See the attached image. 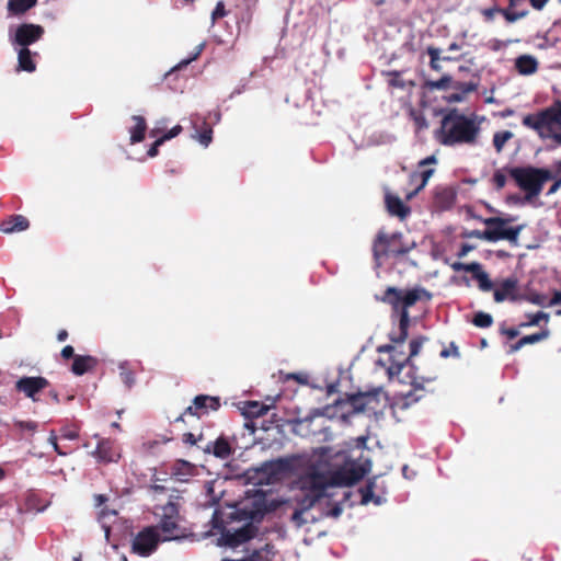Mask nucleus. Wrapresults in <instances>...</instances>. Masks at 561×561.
Wrapping results in <instances>:
<instances>
[{
    "label": "nucleus",
    "mask_w": 561,
    "mask_h": 561,
    "mask_svg": "<svg viewBox=\"0 0 561 561\" xmlns=\"http://www.w3.org/2000/svg\"><path fill=\"white\" fill-rule=\"evenodd\" d=\"M450 81H451L450 77L445 76V77L440 78L439 80L428 81L427 87L432 90H445L448 88Z\"/></svg>",
    "instance_id": "58836bf2"
},
{
    "label": "nucleus",
    "mask_w": 561,
    "mask_h": 561,
    "mask_svg": "<svg viewBox=\"0 0 561 561\" xmlns=\"http://www.w3.org/2000/svg\"><path fill=\"white\" fill-rule=\"evenodd\" d=\"M287 462L282 459L263 463L261 470L270 476L266 483H272L279 479V476L287 469Z\"/></svg>",
    "instance_id": "6ab92c4d"
},
{
    "label": "nucleus",
    "mask_w": 561,
    "mask_h": 561,
    "mask_svg": "<svg viewBox=\"0 0 561 561\" xmlns=\"http://www.w3.org/2000/svg\"><path fill=\"white\" fill-rule=\"evenodd\" d=\"M505 334L510 337V339H514L518 335V331L515 330V329H508L505 331Z\"/></svg>",
    "instance_id": "4d7b16f0"
},
{
    "label": "nucleus",
    "mask_w": 561,
    "mask_h": 561,
    "mask_svg": "<svg viewBox=\"0 0 561 561\" xmlns=\"http://www.w3.org/2000/svg\"><path fill=\"white\" fill-rule=\"evenodd\" d=\"M547 316L543 312H537L536 314L531 316L528 322H526L524 325H537L539 322L545 319Z\"/></svg>",
    "instance_id": "49530a36"
},
{
    "label": "nucleus",
    "mask_w": 561,
    "mask_h": 561,
    "mask_svg": "<svg viewBox=\"0 0 561 561\" xmlns=\"http://www.w3.org/2000/svg\"><path fill=\"white\" fill-rule=\"evenodd\" d=\"M481 131L476 116H466L458 111H450L443 119L439 140L443 145H476Z\"/></svg>",
    "instance_id": "7ed1b4c3"
},
{
    "label": "nucleus",
    "mask_w": 561,
    "mask_h": 561,
    "mask_svg": "<svg viewBox=\"0 0 561 561\" xmlns=\"http://www.w3.org/2000/svg\"><path fill=\"white\" fill-rule=\"evenodd\" d=\"M423 381L424 379L420 380L415 376L411 377L410 383L413 387V390L404 394V398L400 403L402 409L409 408L411 403L416 402L421 399L422 394H417V392H421L423 390Z\"/></svg>",
    "instance_id": "5701e85b"
},
{
    "label": "nucleus",
    "mask_w": 561,
    "mask_h": 561,
    "mask_svg": "<svg viewBox=\"0 0 561 561\" xmlns=\"http://www.w3.org/2000/svg\"><path fill=\"white\" fill-rule=\"evenodd\" d=\"M385 199L387 209L391 215L404 218L410 213V208L397 195L386 192Z\"/></svg>",
    "instance_id": "a211bd4d"
},
{
    "label": "nucleus",
    "mask_w": 561,
    "mask_h": 561,
    "mask_svg": "<svg viewBox=\"0 0 561 561\" xmlns=\"http://www.w3.org/2000/svg\"><path fill=\"white\" fill-rule=\"evenodd\" d=\"M48 442L51 444L53 448L55 449L56 453H58V455H60V456L66 455V453H64L59 449V446L57 444V437L54 433L50 434Z\"/></svg>",
    "instance_id": "3c124183"
},
{
    "label": "nucleus",
    "mask_w": 561,
    "mask_h": 561,
    "mask_svg": "<svg viewBox=\"0 0 561 561\" xmlns=\"http://www.w3.org/2000/svg\"><path fill=\"white\" fill-rule=\"evenodd\" d=\"M420 296L416 290L400 291L393 287H389L386 290L383 301L391 304L394 309L402 306V312L400 318V333L397 337L392 336L391 340L394 343H403L408 337L409 327V313L408 308L413 306Z\"/></svg>",
    "instance_id": "423d86ee"
},
{
    "label": "nucleus",
    "mask_w": 561,
    "mask_h": 561,
    "mask_svg": "<svg viewBox=\"0 0 561 561\" xmlns=\"http://www.w3.org/2000/svg\"><path fill=\"white\" fill-rule=\"evenodd\" d=\"M61 356H62L64 358H70V357H72V356H73V347H72V346H70V345L65 346V347L62 348V351H61Z\"/></svg>",
    "instance_id": "603ef678"
},
{
    "label": "nucleus",
    "mask_w": 561,
    "mask_h": 561,
    "mask_svg": "<svg viewBox=\"0 0 561 561\" xmlns=\"http://www.w3.org/2000/svg\"><path fill=\"white\" fill-rule=\"evenodd\" d=\"M548 0H530L533 8L541 10Z\"/></svg>",
    "instance_id": "864d4df0"
},
{
    "label": "nucleus",
    "mask_w": 561,
    "mask_h": 561,
    "mask_svg": "<svg viewBox=\"0 0 561 561\" xmlns=\"http://www.w3.org/2000/svg\"><path fill=\"white\" fill-rule=\"evenodd\" d=\"M470 249L471 248L469 245H463L459 253V256H465L470 251Z\"/></svg>",
    "instance_id": "680f3d73"
},
{
    "label": "nucleus",
    "mask_w": 561,
    "mask_h": 561,
    "mask_svg": "<svg viewBox=\"0 0 561 561\" xmlns=\"http://www.w3.org/2000/svg\"><path fill=\"white\" fill-rule=\"evenodd\" d=\"M476 279L479 283V288L482 291H489L493 288V283L489 278V275L485 272H481L479 274H476Z\"/></svg>",
    "instance_id": "e433bc0d"
},
{
    "label": "nucleus",
    "mask_w": 561,
    "mask_h": 561,
    "mask_svg": "<svg viewBox=\"0 0 561 561\" xmlns=\"http://www.w3.org/2000/svg\"><path fill=\"white\" fill-rule=\"evenodd\" d=\"M525 2V0H510V7L511 8H516L520 4H523Z\"/></svg>",
    "instance_id": "bf43d9fd"
},
{
    "label": "nucleus",
    "mask_w": 561,
    "mask_h": 561,
    "mask_svg": "<svg viewBox=\"0 0 561 561\" xmlns=\"http://www.w3.org/2000/svg\"><path fill=\"white\" fill-rule=\"evenodd\" d=\"M455 271H465L470 272L476 277V274H479L482 272L481 265L477 262L471 263H455L453 265Z\"/></svg>",
    "instance_id": "72a5a7b5"
},
{
    "label": "nucleus",
    "mask_w": 561,
    "mask_h": 561,
    "mask_svg": "<svg viewBox=\"0 0 561 561\" xmlns=\"http://www.w3.org/2000/svg\"><path fill=\"white\" fill-rule=\"evenodd\" d=\"M119 370L122 381L126 387L130 388L135 382L134 374L127 369L126 363L119 365Z\"/></svg>",
    "instance_id": "c9c22d12"
},
{
    "label": "nucleus",
    "mask_w": 561,
    "mask_h": 561,
    "mask_svg": "<svg viewBox=\"0 0 561 561\" xmlns=\"http://www.w3.org/2000/svg\"><path fill=\"white\" fill-rule=\"evenodd\" d=\"M18 425L21 430H26V431H35L37 428V424L32 421H27V422L21 421L18 423Z\"/></svg>",
    "instance_id": "09e8293b"
},
{
    "label": "nucleus",
    "mask_w": 561,
    "mask_h": 561,
    "mask_svg": "<svg viewBox=\"0 0 561 561\" xmlns=\"http://www.w3.org/2000/svg\"><path fill=\"white\" fill-rule=\"evenodd\" d=\"M546 336H547L546 332H539V333L526 335V336L522 337L516 344L511 346L512 352H516V351L520 350L524 345L537 343V342L546 339Z\"/></svg>",
    "instance_id": "7c9ffc66"
},
{
    "label": "nucleus",
    "mask_w": 561,
    "mask_h": 561,
    "mask_svg": "<svg viewBox=\"0 0 561 561\" xmlns=\"http://www.w3.org/2000/svg\"><path fill=\"white\" fill-rule=\"evenodd\" d=\"M219 399L210 396H197L193 401V405L186 409V412L193 415H198V411L204 410L207 412L208 410L216 411L219 408Z\"/></svg>",
    "instance_id": "dca6fc26"
},
{
    "label": "nucleus",
    "mask_w": 561,
    "mask_h": 561,
    "mask_svg": "<svg viewBox=\"0 0 561 561\" xmlns=\"http://www.w3.org/2000/svg\"><path fill=\"white\" fill-rule=\"evenodd\" d=\"M156 514L160 516V523L156 528L161 530L162 540H174L182 537L176 503L168 502L165 505L158 507Z\"/></svg>",
    "instance_id": "1a4fd4ad"
},
{
    "label": "nucleus",
    "mask_w": 561,
    "mask_h": 561,
    "mask_svg": "<svg viewBox=\"0 0 561 561\" xmlns=\"http://www.w3.org/2000/svg\"><path fill=\"white\" fill-rule=\"evenodd\" d=\"M515 68L517 69L518 73L523 76H529L537 71L538 61L531 55H522L516 58Z\"/></svg>",
    "instance_id": "aec40b11"
},
{
    "label": "nucleus",
    "mask_w": 561,
    "mask_h": 561,
    "mask_svg": "<svg viewBox=\"0 0 561 561\" xmlns=\"http://www.w3.org/2000/svg\"><path fill=\"white\" fill-rule=\"evenodd\" d=\"M504 13V16L505 19L508 21V22H515L524 16L527 15V11L526 10H523V11H512V10H504L503 11Z\"/></svg>",
    "instance_id": "ea45409f"
},
{
    "label": "nucleus",
    "mask_w": 561,
    "mask_h": 561,
    "mask_svg": "<svg viewBox=\"0 0 561 561\" xmlns=\"http://www.w3.org/2000/svg\"><path fill=\"white\" fill-rule=\"evenodd\" d=\"M205 451L213 453L216 457L227 459L231 455V447L225 438H218L207 444Z\"/></svg>",
    "instance_id": "4be33fe9"
},
{
    "label": "nucleus",
    "mask_w": 561,
    "mask_h": 561,
    "mask_svg": "<svg viewBox=\"0 0 561 561\" xmlns=\"http://www.w3.org/2000/svg\"><path fill=\"white\" fill-rule=\"evenodd\" d=\"M513 220V217H490L484 219V225L488 228L481 233L482 240L490 242H496L499 240L516 242L523 227H507V224Z\"/></svg>",
    "instance_id": "0eeeda50"
},
{
    "label": "nucleus",
    "mask_w": 561,
    "mask_h": 561,
    "mask_svg": "<svg viewBox=\"0 0 561 561\" xmlns=\"http://www.w3.org/2000/svg\"><path fill=\"white\" fill-rule=\"evenodd\" d=\"M47 386V379L41 376L22 377L15 383L16 390L23 392L27 398H31L33 401H36L35 394L45 389Z\"/></svg>",
    "instance_id": "f8f14e48"
},
{
    "label": "nucleus",
    "mask_w": 561,
    "mask_h": 561,
    "mask_svg": "<svg viewBox=\"0 0 561 561\" xmlns=\"http://www.w3.org/2000/svg\"><path fill=\"white\" fill-rule=\"evenodd\" d=\"M552 301H553L554 304H558L559 301H561V293H560V291H556V293H554V296H553Z\"/></svg>",
    "instance_id": "e2e57ef3"
},
{
    "label": "nucleus",
    "mask_w": 561,
    "mask_h": 561,
    "mask_svg": "<svg viewBox=\"0 0 561 561\" xmlns=\"http://www.w3.org/2000/svg\"><path fill=\"white\" fill-rule=\"evenodd\" d=\"M514 137V134L510 130L496 131L493 136V146L497 153L502 152L504 146Z\"/></svg>",
    "instance_id": "c85d7f7f"
},
{
    "label": "nucleus",
    "mask_w": 561,
    "mask_h": 561,
    "mask_svg": "<svg viewBox=\"0 0 561 561\" xmlns=\"http://www.w3.org/2000/svg\"><path fill=\"white\" fill-rule=\"evenodd\" d=\"M433 173V169H426L421 172L412 173L410 176V182L411 184H415V188L407 193L405 198L408 201L412 199L422 188H424Z\"/></svg>",
    "instance_id": "f3484780"
},
{
    "label": "nucleus",
    "mask_w": 561,
    "mask_h": 561,
    "mask_svg": "<svg viewBox=\"0 0 561 561\" xmlns=\"http://www.w3.org/2000/svg\"><path fill=\"white\" fill-rule=\"evenodd\" d=\"M423 342V337L414 339L410 342V357H414L420 353Z\"/></svg>",
    "instance_id": "79ce46f5"
},
{
    "label": "nucleus",
    "mask_w": 561,
    "mask_h": 561,
    "mask_svg": "<svg viewBox=\"0 0 561 561\" xmlns=\"http://www.w3.org/2000/svg\"><path fill=\"white\" fill-rule=\"evenodd\" d=\"M159 133H160V127H154L150 130V136L157 137Z\"/></svg>",
    "instance_id": "0e129e2a"
},
{
    "label": "nucleus",
    "mask_w": 561,
    "mask_h": 561,
    "mask_svg": "<svg viewBox=\"0 0 561 561\" xmlns=\"http://www.w3.org/2000/svg\"><path fill=\"white\" fill-rule=\"evenodd\" d=\"M181 131H182V127L180 125H176L160 138L163 139V141H167V140H170V139L176 137Z\"/></svg>",
    "instance_id": "a18cd8bd"
},
{
    "label": "nucleus",
    "mask_w": 561,
    "mask_h": 561,
    "mask_svg": "<svg viewBox=\"0 0 561 561\" xmlns=\"http://www.w3.org/2000/svg\"><path fill=\"white\" fill-rule=\"evenodd\" d=\"M510 176L525 192L524 199L530 202L542 191L543 184L552 180V172L534 167H515L508 170Z\"/></svg>",
    "instance_id": "39448f33"
},
{
    "label": "nucleus",
    "mask_w": 561,
    "mask_h": 561,
    "mask_svg": "<svg viewBox=\"0 0 561 561\" xmlns=\"http://www.w3.org/2000/svg\"><path fill=\"white\" fill-rule=\"evenodd\" d=\"M560 185H561V180L554 181V183L550 187L548 194H552V193L557 192V190L559 188Z\"/></svg>",
    "instance_id": "6e6d98bb"
},
{
    "label": "nucleus",
    "mask_w": 561,
    "mask_h": 561,
    "mask_svg": "<svg viewBox=\"0 0 561 561\" xmlns=\"http://www.w3.org/2000/svg\"><path fill=\"white\" fill-rule=\"evenodd\" d=\"M375 480H376V478H374L373 480H369L367 485L360 490V493H362V501L360 502H362V504H368L371 501H374L376 504H380L381 503L380 497H375L374 496Z\"/></svg>",
    "instance_id": "2f4dec72"
},
{
    "label": "nucleus",
    "mask_w": 561,
    "mask_h": 561,
    "mask_svg": "<svg viewBox=\"0 0 561 561\" xmlns=\"http://www.w3.org/2000/svg\"><path fill=\"white\" fill-rule=\"evenodd\" d=\"M95 365V359L91 356H76L72 364V373L81 376Z\"/></svg>",
    "instance_id": "a878e982"
},
{
    "label": "nucleus",
    "mask_w": 561,
    "mask_h": 561,
    "mask_svg": "<svg viewBox=\"0 0 561 561\" xmlns=\"http://www.w3.org/2000/svg\"><path fill=\"white\" fill-rule=\"evenodd\" d=\"M36 4V0H10L8 10L13 14H20Z\"/></svg>",
    "instance_id": "cd10ccee"
},
{
    "label": "nucleus",
    "mask_w": 561,
    "mask_h": 561,
    "mask_svg": "<svg viewBox=\"0 0 561 561\" xmlns=\"http://www.w3.org/2000/svg\"><path fill=\"white\" fill-rule=\"evenodd\" d=\"M508 170H505V169H501V170H496L492 176V182L494 184V186L496 187V190H502L505 185H506V182H507V175H510L508 173Z\"/></svg>",
    "instance_id": "473e14b6"
},
{
    "label": "nucleus",
    "mask_w": 561,
    "mask_h": 561,
    "mask_svg": "<svg viewBox=\"0 0 561 561\" xmlns=\"http://www.w3.org/2000/svg\"><path fill=\"white\" fill-rule=\"evenodd\" d=\"M472 322L476 327L489 328L492 324L493 319L491 314L480 311L476 313Z\"/></svg>",
    "instance_id": "f704fd0d"
},
{
    "label": "nucleus",
    "mask_w": 561,
    "mask_h": 561,
    "mask_svg": "<svg viewBox=\"0 0 561 561\" xmlns=\"http://www.w3.org/2000/svg\"><path fill=\"white\" fill-rule=\"evenodd\" d=\"M226 15V10H225V5L221 1H219L217 4H216V8L214 9L213 13H211V24L214 25L215 24V21L219 18H222Z\"/></svg>",
    "instance_id": "37998d69"
},
{
    "label": "nucleus",
    "mask_w": 561,
    "mask_h": 561,
    "mask_svg": "<svg viewBox=\"0 0 561 561\" xmlns=\"http://www.w3.org/2000/svg\"><path fill=\"white\" fill-rule=\"evenodd\" d=\"M435 161H436L435 157H434V156H431V157H427L426 159L422 160V161L420 162V165H421V167H423V165H425V164H427V163H433V162H435Z\"/></svg>",
    "instance_id": "13d9d810"
},
{
    "label": "nucleus",
    "mask_w": 561,
    "mask_h": 561,
    "mask_svg": "<svg viewBox=\"0 0 561 561\" xmlns=\"http://www.w3.org/2000/svg\"><path fill=\"white\" fill-rule=\"evenodd\" d=\"M481 233H482V231H473V232H472V236H473V237H477V238H479V239H482Z\"/></svg>",
    "instance_id": "774afa93"
},
{
    "label": "nucleus",
    "mask_w": 561,
    "mask_h": 561,
    "mask_svg": "<svg viewBox=\"0 0 561 561\" xmlns=\"http://www.w3.org/2000/svg\"><path fill=\"white\" fill-rule=\"evenodd\" d=\"M163 139L161 138H158L153 145L151 146V148L148 150V156L153 158L158 154V148L163 144Z\"/></svg>",
    "instance_id": "de8ad7c7"
},
{
    "label": "nucleus",
    "mask_w": 561,
    "mask_h": 561,
    "mask_svg": "<svg viewBox=\"0 0 561 561\" xmlns=\"http://www.w3.org/2000/svg\"><path fill=\"white\" fill-rule=\"evenodd\" d=\"M160 540L159 533L154 527H148L140 531L133 541V551L141 557L151 554Z\"/></svg>",
    "instance_id": "9d476101"
},
{
    "label": "nucleus",
    "mask_w": 561,
    "mask_h": 561,
    "mask_svg": "<svg viewBox=\"0 0 561 561\" xmlns=\"http://www.w3.org/2000/svg\"><path fill=\"white\" fill-rule=\"evenodd\" d=\"M427 53L431 57V66L433 69L435 70H438L439 69V54H440V50L438 48H435V47H428L427 49Z\"/></svg>",
    "instance_id": "a19ab883"
},
{
    "label": "nucleus",
    "mask_w": 561,
    "mask_h": 561,
    "mask_svg": "<svg viewBox=\"0 0 561 561\" xmlns=\"http://www.w3.org/2000/svg\"><path fill=\"white\" fill-rule=\"evenodd\" d=\"M67 336H68L67 331L62 330V331H60V332L58 333L57 339H58V341L62 342V341H65V340L67 339Z\"/></svg>",
    "instance_id": "052dcab7"
},
{
    "label": "nucleus",
    "mask_w": 561,
    "mask_h": 561,
    "mask_svg": "<svg viewBox=\"0 0 561 561\" xmlns=\"http://www.w3.org/2000/svg\"><path fill=\"white\" fill-rule=\"evenodd\" d=\"M211 129L208 128L206 130H204L203 133H201L198 136H197V139L198 141L201 142V145H203L204 147H207L210 141H211Z\"/></svg>",
    "instance_id": "c03bdc74"
},
{
    "label": "nucleus",
    "mask_w": 561,
    "mask_h": 561,
    "mask_svg": "<svg viewBox=\"0 0 561 561\" xmlns=\"http://www.w3.org/2000/svg\"><path fill=\"white\" fill-rule=\"evenodd\" d=\"M274 552L270 546H265L263 549H260L253 552L247 560H227L222 561H272Z\"/></svg>",
    "instance_id": "c756f323"
},
{
    "label": "nucleus",
    "mask_w": 561,
    "mask_h": 561,
    "mask_svg": "<svg viewBox=\"0 0 561 561\" xmlns=\"http://www.w3.org/2000/svg\"><path fill=\"white\" fill-rule=\"evenodd\" d=\"M252 514L233 508L228 514H215L211 541L218 547L236 548L253 536Z\"/></svg>",
    "instance_id": "f03ea898"
},
{
    "label": "nucleus",
    "mask_w": 561,
    "mask_h": 561,
    "mask_svg": "<svg viewBox=\"0 0 561 561\" xmlns=\"http://www.w3.org/2000/svg\"><path fill=\"white\" fill-rule=\"evenodd\" d=\"M341 514V508L340 507H334L332 511H331V515L332 516H339Z\"/></svg>",
    "instance_id": "69168bd1"
},
{
    "label": "nucleus",
    "mask_w": 561,
    "mask_h": 561,
    "mask_svg": "<svg viewBox=\"0 0 561 561\" xmlns=\"http://www.w3.org/2000/svg\"><path fill=\"white\" fill-rule=\"evenodd\" d=\"M401 233H393L391 236H386L385 233H379L377 240L374 243V257L377 265L381 264V259L385 256H399L409 253L414 247L415 243L412 242L410 244H399V240L401 239Z\"/></svg>",
    "instance_id": "6e6552de"
},
{
    "label": "nucleus",
    "mask_w": 561,
    "mask_h": 561,
    "mask_svg": "<svg viewBox=\"0 0 561 561\" xmlns=\"http://www.w3.org/2000/svg\"><path fill=\"white\" fill-rule=\"evenodd\" d=\"M43 34L44 28L41 25L25 23L16 27L12 43L22 48H27L28 45L38 41Z\"/></svg>",
    "instance_id": "9b49d317"
},
{
    "label": "nucleus",
    "mask_w": 561,
    "mask_h": 561,
    "mask_svg": "<svg viewBox=\"0 0 561 561\" xmlns=\"http://www.w3.org/2000/svg\"><path fill=\"white\" fill-rule=\"evenodd\" d=\"M366 443V436H358L350 439L345 449L334 454L330 447H320L291 460L290 467L297 472L293 483L296 506L290 517L295 527L316 522L309 511L327 495L329 488L352 485L370 471L371 460L365 456Z\"/></svg>",
    "instance_id": "f257e3e1"
},
{
    "label": "nucleus",
    "mask_w": 561,
    "mask_h": 561,
    "mask_svg": "<svg viewBox=\"0 0 561 561\" xmlns=\"http://www.w3.org/2000/svg\"><path fill=\"white\" fill-rule=\"evenodd\" d=\"M450 355H454V356H459V352H458V348L457 346H455L454 344H451V351L450 350H443L440 352V356L444 357V358H447L449 357Z\"/></svg>",
    "instance_id": "8fccbe9b"
},
{
    "label": "nucleus",
    "mask_w": 561,
    "mask_h": 561,
    "mask_svg": "<svg viewBox=\"0 0 561 561\" xmlns=\"http://www.w3.org/2000/svg\"><path fill=\"white\" fill-rule=\"evenodd\" d=\"M19 70L33 72L36 68L35 62L32 60V54L28 48H21L18 54Z\"/></svg>",
    "instance_id": "bb28decb"
},
{
    "label": "nucleus",
    "mask_w": 561,
    "mask_h": 561,
    "mask_svg": "<svg viewBox=\"0 0 561 561\" xmlns=\"http://www.w3.org/2000/svg\"><path fill=\"white\" fill-rule=\"evenodd\" d=\"M28 220L22 215H15L3 221L0 226V230L4 233H13L27 229Z\"/></svg>",
    "instance_id": "412c9836"
},
{
    "label": "nucleus",
    "mask_w": 561,
    "mask_h": 561,
    "mask_svg": "<svg viewBox=\"0 0 561 561\" xmlns=\"http://www.w3.org/2000/svg\"><path fill=\"white\" fill-rule=\"evenodd\" d=\"M523 125L537 131L540 138L561 144V101L537 114H529L523 118Z\"/></svg>",
    "instance_id": "20e7f679"
},
{
    "label": "nucleus",
    "mask_w": 561,
    "mask_h": 561,
    "mask_svg": "<svg viewBox=\"0 0 561 561\" xmlns=\"http://www.w3.org/2000/svg\"><path fill=\"white\" fill-rule=\"evenodd\" d=\"M93 456L102 462H116L121 458V453L111 439L100 438Z\"/></svg>",
    "instance_id": "ddd939ff"
},
{
    "label": "nucleus",
    "mask_w": 561,
    "mask_h": 561,
    "mask_svg": "<svg viewBox=\"0 0 561 561\" xmlns=\"http://www.w3.org/2000/svg\"><path fill=\"white\" fill-rule=\"evenodd\" d=\"M516 289L517 280L515 278H506L494 290V300L496 302L504 300L516 301L518 299Z\"/></svg>",
    "instance_id": "4468645a"
},
{
    "label": "nucleus",
    "mask_w": 561,
    "mask_h": 561,
    "mask_svg": "<svg viewBox=\"0 0 561 561\" xmlns=\"http://www.w3.org/2000/svg\"><path fill=\"white\" fill-rule=\"evenodd\" d=\"M205 47V43H202L199 44L195 51L192 54L191 57H188L187 59H183L182 61H180L172 70H179V69H183L184 67H186L187 65H190L193 60L197 59L198 56L201 55V53L203 51Z\"/></svg>",
    "instance_id": "4c0bfd02"
},
{
    "label": "nucleus",
    "mask_w": 561,
    "mask_h": 561,
    "mask_svg": "<svg viewBox=\"0 0 561 561\" xmlns=\"http://www.w3.org/2000/svg\"><path fill=\"white\" fill-rule=\"evenodd\" d=\"M62 436L67 439L73 440L78 438V433L75 431H67L62 434Z\"/></svg>",
    "instance_id": "5fc2aeb1"
},
{
    "label": "nucleus",
    "mask_w": 561,
    "mask_h": 561,
    "mask_svg": "<svg viewBox=\"0 0 561 561\" xmlns=\"http://www.w3.org/2000/svg\"><path fill=\"white\" fill-rule=\"evenodd\" d=\"M476 89V85L474 84H467L466 89H465V92H471Z\"/></svg>",
    "instance_id": "338daca9"
},
{
    "label": "nucleus",
    "mask_w": 561,
    "mask_h": 561,
    "mask_svg": "<svg viewBox=\"0 0 561 561\" xmlns=\"http://www.w3.org/2000/svg\"><path fill=\"white\" fill-rule=\"evenodd\" d=\"M135 125L129 129L131 144L142 141L147 128L146 121L142 116L134 115L131 117Z\"/></svg>",
    "instance_id": "393cba45"
},
{
    "label": "nucleus",
    "mask_w": 561,
    "mask_h": 561,
    "mask_svg": "<svg viewBox=\"0 0 561 561\" xmlns=\"http://www.w3.org/2000/svg\"><path fill=\"white\" fill-rule=\"evenodd\" d=\"M271 408L272 404H263L257 401H249L243 408V414L248 419L260 417L265 415Z\"/></svg>",
    "instance_id": "b1692460"
},
{
    "label": "nucleus",
    "mask_w": 561,
    "mask_h": 561,
    "mask_svg": "<svg viewBox=\"0 0 561 561\" xmlns=\"http://www.w3.org/2000/svg\"><path fill=\"white\" fill-rule=\"evenodd\" d=\"M377 351L379 353H391L392 354V356H391L392 363L387 368L388 375L390 378L399 376L401 374V371L407 367V363L410 359V357L403 358L402 356H397V354H394L396 347L391 344L381 345L377 348Z\"/></svg>",
    "instance_id": "2eb2a0df"
}]
</instances>
